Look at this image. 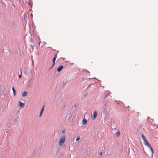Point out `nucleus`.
<instances>
[{
    "mask_svg": "<svg viewBox=\"0 0 158 158\" xmlns=\"http://www.w3.org/2000/svg\"><path fill=\"white\" fill-rule=\"evenodd\" d=\"M142 138L144 142V144L147 146V147H149L150 148L152 152V156L153 154V150L152 147L151 146L148 141L146 140V137L143 135V134L142 135Z\"/></svg>",
    "mask_w": 158,
    "mask_h": 158,
    "instance_id": "obj_1",
    "label": "nucleus"
},
{
    "mask_svg": "<svg viewBox=\"0 0 158 158\" xmlns=\"http://www.w3.org/2000/svg\"><path fill=\"white\" fill-rule=\"evenodd\" d=\"M65 136L64 135H63L61 137L60 139L59 142V145L61 146H62L64 144V143L65 142Z\"/></svg>",
    "mask_w": 158,
    "mask_h": 158,
    "instance_id": "obj_2",
    "label": "nucleus"
},
{
    "mask_svg": "<svg viewBox=\"0 0 158 158\" xmlns=\"http://www.w3.org/2000/svg\"><path fill=\"white\" fill-rule=\"evenodd\" d=\"M57 53H56V54L55 55L54 57L53 58V59H52L53 63H52V67H53L55 65V61L56 59V58L57 57Z\"/></svg>",
    "mask_w": 158,
    "mask_h": 158,
    "instance_id": "obj_3",
    "label": "nucleus"
},
{
    "mask_svg": "<svg viewBox=\"0 0 158 158\" xmlns=\"http://www.w3.org/2000/svg\"><path fill=\"white\" fill-rule=\"evenodd\" d=\"M97 113L96 111H95L93 113V116L92 118L93 119H94L97 116Z\"/></svg>",
    "mask_w": 158,
    "mask_h": 158,
    "instance_id": "obj_4",
    "label": "nucleus"
},
{
    "mask_svg": "<svg viewBox=\"0 0 158 158\" xmlns=\"http://www.w3.org/2000/svg\"><path fill=\"white\" fill-rule=\"evenodd\" d=\"M87 120H86V119L85 118H84L83 119V120L82 121V123L83 125H85V124H86L87 123Z\"/></svg>",
    "mask_w": 158,
    "mask_h": 158,
    "instance_id": "obj_5",
    "label": "nucleus"
},
{
    "mask_svg": "<svg viewBox=\"0 0 158 158\" xmlns=\"http://www.w3.org/2000/svg\"><path fill=\"white\" fill-rule=\"evenodd\" d=\"M19 105L21 107H23L24 106V103L21 102L20 101H19Z\"/></svg>",
    "mask_w": 158,
    "mask_h": 158,
    "instance_id": "obj_6",
    "label": "nucleus"
},
{
    "mask_svg": "<svg viewBox=\"0 0 158 158\" xmlns=\"http://www.w3.org/2000/svg\"><path fill=\"white\" fill-rule=\"evenodd\" d=\"M44 106L43 107H42L41 110V112H40V115H39V117H40L41 116H42V114L43 113V111H44Z\"/></svg>",
    "mask_w": 158,
    "mask_h": 158,
    "instance_id": "obj_7",
    "label": "nucleus"
},
{
    "mask_svg": "<svg viewBox=\"0 0 158 158\" xmlns=\"http://www.w3.org/2000/svg\"><path fill=\"white\" fill-rule=\"evenodd\" d=\"M63 65H61L60 66L59 68H58L57 69V71L58 72H60L61 70L63 69Z\"/></svg>",
    "mask_w": 158,
    "mask_h": 158,
    "instance_id": "obj_8",
    "label": "nucleus"
},
{
    "mask_svg": "<svg viewBox=\"0 0 158 158\" xmlns=\"http://www.w3.org/2000/svg\"><path fill=\"white\" fill-rule=\"evenodd\" d=\"M27 92L26 91L24 92L22 94V95L23 97H25L27 96Z\"/></svg>",
    "mask_w": 158,
    "mask_h": 158,
    "instance_id": "obj_9",
    "label": "nucleus"
},
{
    "mask_svg": "<svg viewBox=\"0 0 158 158\" xmlns=\"http://www.w3.org/2000/svg\"><path fill=\"white\" fill-rule=\"evenodd\" d=\"M120 134V132L119 131H118L116 135L117 137H118L119 136Z\"/></svg>",
    "mask_w": 158,
    "mask_h": 158,
    "instance_id": "obj_10",
    "label": "nucleus"
},
{
    "mask_svg": "<svg viewBox=\"0 0 158 158\" xmlns=\"http://www.w3.org/2000/svg\"><path fill=\"white\" fill-rule=\"evenodd\" d=\"M80 139V137L79 136H78L76 139V141H78Z\"/></svg>",
    "mask_w": 158,
    "mask_h": 158,
    "instance_id": "obj_11",
    "label": "nucleus"
},
{
    "mask_svg": "<svg viewBox=\"0 0 158 158\" xmlns=\"http://www.w3.org/2000/svg\"><path fill=\"white\" fill-rule=\"evenodd\" d=\"M13 91V93H14V96H15L16 94V91L15 90H14Z\"/></svg>",
    "mask_w": 158,
    "mask_h": 158,
    "instance_id": "obj_12",
    "label": "nucleus"
},
{
    "mask_svg": "<svg viewBox=\"0 0 158 158\" xmlns=\"http://www.w3.org/2000/svg\"><path fill=\"white\" fill-rule=\"evenodd\" d=\"M22 77V74H21L20 75H19V78H21Z\"/></svg>",
    "mask_w": 158,
    "mask_h": 158,
    "instance_id": "obj_13",
    "label": "nucleus"
},
{
    "mask_svg": "<svg viewBox=\"0 0 158 158\" xmlns=\"http://www.w3.org/2000/svg\"><path fill=\"white\" fill-rule=\"evenodd\" d=\"M41 42L40 40V41L38 42V44L39 46L40 45V43H41Z\"/></svg>",
    "mask_w": 158,
    "mask_h": 158,
    "instance_id": "obj_14",
    "label": "nucleus"
},
{
    "mask_svg": "<svg viewBox=\"0 0 158 158\" xmlns=\"http://www.w3.org/2000/svg\"><path fill=\"white\" fill-rule=\"evenodd\" d=\"M62 132L63 133H64L65 132V130H62Z\"/></svg>",
    "mask_w": 158,
    "mask_h": 158,
    "instance_id": "obj_15",
    "label": "nucleus"
},
{
    "mask_svg": "<svg viewBox=\"0 0 158 158\" xmlns=\"http://www.w3.org/2000/svg\"><path fill=\"white\" fill-rule=\"evenodd\" d=\"M102 152H101L100 153V155L101 156L102 155Z\"/></svg>",
    "mask_w": 158,
    "mask_h": 158,
    "instance_id": "obj_16",
    "label": "nucleus"
},
{
    "mask_svg": "<svg viewBox=\"0 0 158 158\" xmlns=\"http://www.w3.org/2000/svg\"><path fill=\"white\" fill-rule=\"evenodd\" d=\"M12 90L13 91L14 90H15V89H14V87H12Z\"/></svg>",
    "mask_w": 158,
    "mask_h": 158,
    "instance_id": "obj_17",
    "label": "nucleus"
}]
</instances>
